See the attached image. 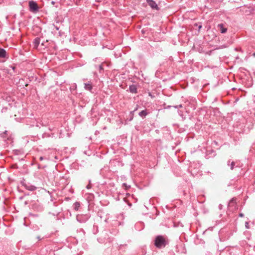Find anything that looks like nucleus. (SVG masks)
<instances>
[{
	"mask_svg": "<svg viewBox=\"0 0 255 255\" xmlns=\"http://www.w3.org/2000/svg\"><path fill=\"white\" fill-rule=\"evenodd\" d=\"M167 243V241L162 236H158L155 239L154 245L156 248L159 249L165 247Z\"/></svg>",
	"mask_w": 255,
	"mask_h": 255,
	"instance_id": "nucleus-1",
	"label": "nucleus"
},
{
	"mask_svg": "<svg viewBox=\"0 0 255 255\" xmlns=\"http://www.w3.org/2000/svg\"><path fill=\"white\" fill-rule=\"evenodd\" d=\"M39 159L40 160H42L43 159V157L41 156Z\"/></svg>",
	"mask_w": 255,
	"mask_h": 255,
	"instance_id": "nucleus-21",
	"label": "nucleus"
},
{
	"mask_svg": "<svg viewBox=\"0 0 255 255\" xmlns=\"http://www.w3.org/2000/svg\"><path fill=\"white\" fill-rule=\"evenodd\" d=\"M0 58H8V55L6 50L0 48Z\"/></svg>",
	"mask_w": 255,
	"mask_h": 255,
	"instance_id": "nucleus-5",
	"label": "nucleus"
},
{
	"mask_svg": "<svg viewBox=\"0 0 255 255\" xmlns=\"http://www.w3.org/2000/svg\"><path fill=\"white\" fill-rule=\"evenodd\" d=\"M25 188L28 190H30V191H34L36 189V187L34 186H33V185H26L25 186Z\"/></svg>",
	"mask_w": 255,
	"mask_h": 255,
	"instance_id": "nucleus-11",
	"label": "nucleus"
},
{
	"mask_svg": "<svg viewBox=\"0 0 255 255\" xmlns=\"http://www.w3.org/2000/svg\"><path fill=\"white\" fill-rule=\"evenodd\" d=\"M148 5L153 9L158 10V7L155 1L153 0H146Z\"/></svg>",
	"mask_w": 255,
	"mask_h": 255,
	"instance_id": "nucleus-4",
	"label": "nucleus"
},
{
	"mask_svg": "<svg viewBox=\"0 0 255 255\" xmlns=\"http://www.w3.org/2000/svg\"><path fill=\"white\" fill-rule=\"evenodd\" d=\"M123 185H124V186H127V185H126V183H124V184H123Z\"/></svg>",
	"mask_w": 255,
	"mask_h": 255,
	"instance_id": "nucleus-25",
	"label": "nucleus"
},
{
	"mask_svg": "<svg viewBox=\"0 0 255 255\" xmlns=\"http://www.w3.org/2000/svg\"><path fill=\"white\" fill-rule=\"evenodd\" d=\"M129 90L132 93H137L136 86L134 85H130L129 87Z\"/></svg>",
	"mask_w": 255,
	"mask_h": 255,
	"instance_id": "nucleus-7",
	"label": "nucleus"
},
{
	"mask_svg": "<svg viewBox=\"0 0 255 255\" xmlns=\"http://www.w3.org/2000/svg\"><path fill=\"white\" fill-rule=\"evenodd\" d=\"M96 1H97V2H100V1H101V0H96Z\"/></svg>",
	"mask_w": 255,
	"mask_h": 255,
	"instance_id": "nucleus-23",
	"label": "nucleus"
},
{
	"mask_svg": "<svg viewBox=\"0 0 255 255\" xmlns=\"http://www.w3.org/2000/svg\"><path fill=\"white\" fill-rule=\"evenodd\" d=\"M219 208L220 209H222V205L221 204H220V205H219Z\"/></svg>",
	"mask_w": 255,
	"mask_h": 255,
	"instance_id": "nucleus-18",
	"label": "nucleus"
},
{
	"mask_svg": "<svg viewBox=\"0 0 255 255\" xmlns=\"http://www.w3.org/2000/svg\"><path fill=\"white\" fill-rule=\"evenodd\" d=\"M74 209L76 211L78 210L80 206V204L79 202H75L74 204Z\"/></svg>",
	"mask_w": 255,
	"mask_h": 255,
	"instance_id": "nucleus-13",
	"label": "nucleus"
},
{
	"mask_svg": "<svg viewBox=\"0 0 255 255\" xmlns=\"http://www.w3.org/2000/svg\"><path fill=\"white\" fill-rule=\"evenodd\" d=\"M202 25H201V24H200V25H199L198 26V29H199V30H200V29L202 28Z\"/></svg>",
	"mask_w": 255,
	"mask_h": 255,
	"instance_id": "nucleus-17",
	"label": "nucleus"
},
{
	"mask_svg": "<svg viewBox=\"0 0 255 255\" xmlns=\"http://www.w3.org/2000/svg\"><path fill=\"white\" fill-rule=\"evenodd\" d=\"M228 165H230V168H231V170H233L234 169V166L235 165V162L234 161H231L230 160H229L228 162Z\"/></svg>",
	"mask_w": 255,
	"mask_h": 255,
	"instance_id": "nucleus-12",
	"label": "nucleus"
},
{
	"mask_svg": "<svg viewBox=\"0 0 255 255\" xmlns=\"http://www.w3.org/2000/svg\"><path fill=\"white\" fill-rule=\"evenodd\" d=\"M76 85L75 84H74L73 85V88H72L71 87L70 88V89H76Z\"/></svg>",
	"mask_w": 255,
	"mask_h": 255,
	"instance_id": "nucleus-15",
	"label": "nucleus"
},
{
	"mask_svg": "<svg viewBox=\"0 0 255 255\" xmlns=\"http://www.w3.org/2000/svg\"><path fill=\"white\" fill-rule=\"evenodd\" d=\"M137 108H135V109L134 110V111H132V112H131V113H132L134 112L135 111H136V110H137Z\"/></svg>",
	"mask_w": 255,
	"mask_h": 255,
	"instance_id": "nucleus-20",
	"label": "nucleus"
},
{
	"mask_svg": "<svg viewBox=\"0 0 255 255\" xmlns=\"http://www.w3.org/2000/svg\"><path fill=\"white\" fill-rule=\"evenodd\" d=\"M99 68H100V69H102V66H101V65H100V67H99Z\"/></svg>",
	"mask_w": 255,
	"mask_h": 255,
	"instance_id": "nucleus-22",
	"label": "nucleus"
},
{
	"mask_svg": "<svg viewBox=\"0 0 255 255\" xmlns=\"http://www.w3.org/2000/svg\"><path fill=\"white\" fill-rule=\"evenodd\" d=\"M239 215H240V217H243L244 216V214L243 213H240Z\"/></svg>",
	"mask_w": 255,
	"mask_h": 255,
	"instance_id": "nucleus-19",
	"label": "nucleus"
},
{
	"mask_svg": "<svg viewBox=\"0 0 255 255\" xmlns=\"http://www.w3.org/2000/svg\"><path fill=\"white\" fill-rule=\"evenodd\" d=\"M253 56L255 57V53H254Z\"/></svg>",
	"mask_w": 255,
	"mask_h": 255,
	"instance_id": "nucleus-24",
	"label": "nucleus"
},
{
	"mask_svg": "<svg viewBox=\"0 0 255 255\" xmlns=\"http://www.w3.org/2000/svg\"><path fill=\"white\" fill-rule=\"evenodd\" d=\"M147 113L146 111V110H142L139 113L138 115L140 117H142V118H144L145 117V116L147 115Z\"/></svg>",
	"mask_w": 255,
	"mask_h": 255,
	"instance_id": "nucleus-10",
	"label": "nucleus"
},
{
	"mask_svg": "<svg viewBox=\"0 0 255 255\" xmlns=\"http://www.w3.org/2000/svg\"><path fill=\"white\" fill-rule=\"evenodd\" d=\"M40 39L39 38L37 37L35 39H34V40L33 41L34 47L35 48H37V47L38 46V45L40 43Z\"/></svg>",
	"mask_w": 255,
	"mask_h": 255,
	"instance_id": "nucleus-8",
	"label": "nucleus"
},
{
	"mask_svg": "<svg viewBox=\"0 0 255 255\" xmlns=\"http://www.w3.org/2000/svg\"><path fill=\"white\" fill-rule=\"evenodd\" d=\"M90 218L88 214H79L76 216L77 220L80 223H85Z\"/></svg>",
	"mask_w": 255,
	"mask_h": 255,
	"instance_id": "nucleus-3",
	"label": "nucleus"
},
{
	"mask_svg": "<svg viewBox=\"0 0 255 255\" xmlns=\"http://www.w3.org/2000/svg\"><path fill=\"white\" fill-rule=\"evenodd\" d=\"M86 188L87 189H90L91 188V186L90 185V184H88L87 186H86Z\"/></svg>",
	"mask_w": 255,
	"mask_h": 255,
	"instance_id": "nucleus-16",
	"label": "nucleus"
},
{
	"mask_svg": "<svg viewBox=\"0 0 255 255\" xmlns=\"http://www.w3.org/2000/svg\"><path fill=\"white\" fill-rule=\"evenodd\" d=\"M174 107L175 108H182V105H179L178 106H174Z\"/></svg>",
	"mask_w": 255,
	"mask_h": 255,
	"instance_id": "nucleus-14",
	"label": "nucleus"
},
{
	"mask_svg": "<svg viewBox=\"0 0 255 255\" xmlns=\"http://www.w3.org/2000/svg\"><path fill=\"white\" fill-rule=\"evenodd\" d=\"M84 88L86 90L91 91V90H92V86L91 83H85Z\"/></svg>",
	"mask_w": 255,
	"mask_h": 255,
	"instance_id": "nucleus-9",
	"label": "nucleus"
},
{
	"mask_svg": "<svg viewBox=\"0 0 255 255\" xmlns=\"http://www.w3.org/2000/svg\"><path fill=\"white\" fill-rule=\"evenodd\" d=\"M29 10L33 13H36L38 11L39 7L36 2L30 0L28 2Z\"/></svg>",
	"mask_w": 255,
	"mask_h": 255,
	"instance_id": "nucleus-2",
	"label": "nucleus"
},
{
	"mask_svg": "<svg viewBox=\"0 0 255 255\" xmlns=\"http://www.w3.org/2000/svg\"><path fill=\"white\" fill-rule=\"evenodd\" d=\"M217 26L221 33H225L227 31V28L224 27V24H219Z\"/></svg>",
	"mask_w": 255,
	"mask_h": 255,
	"instance_id": "nucleus-6",
	"label": "nucleus"
}]
</instances>
